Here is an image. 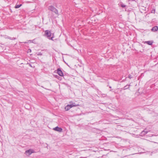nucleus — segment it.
<instances>
[{
	"label": "nucleus",
	"mask_w": 158,
	"mask_h": 158,
	"mask_svg": "<svg viewBox=\"0 0 158 158\" xmlns=\"http://www.w3.org/2000/svg\"><path fill=\"white\" fill-rule=\"evenodd\" d=\"M45 35L48 37H49V39L53 40V34L51 33V32L48 30H46L45 31Z\"/></svg>",
	"instance_id": "nucleus-1"
},
{
	"label": "nucleus",
	"mask_w": 158,
	"mask_h": 158,
	"mask_svg": "<svg viewBox=\"0 0 158 158\" xmlns=\"http://www.w3.org/2000/svg\"><path fill=\"white\" fill-rule=\"evenodd\" d=\"M29 65H30V66H31V65H30V64H29Z\"/></svg>",
	"instance_id": "nucleus-16"
},
{
	"label": "nucleus",
	"mask_w": 158,
	"mask_h": 158,
	"mask_svg": "<svg viewBox=\"0 0 158 158\" xmlns=\"http://www.w3.org/2000/svg\"><path fill=\"white\" fill-rule=\"evenodd\" d=\"M70 109L69 107V105H68L66 106L65 107V109L67 111L69 110Z\"/></svg>",
	"instance_id": "nucleus-9"
},
{
	"label": "nucleus",
	"mask_w": 158,
	"mask_h": 158,
	"mask_svg": "<svg viewBox=\"0 0 158 158\" xmlns=\"http://www.w3.org/2000/svg\"><path fill=\"white\" fill-rule=\"evenodd\" d=\"M31 49H29L28 51V52H31Z\"/></svg>",
	"instance_id": "nucleus-14"
},
{
	"label": "nucleus",
	"mask_w": 158,
	"mask_h": 158,
	"mask_svg": "<svg viewBox=\"0 0 158 158\" xmlns=\"http://www.w3.org/2000/svg\"><path fill=\"white\" fill-rule=\"evenodd\" d=\"M128 77L130 79L131 78H132V77H131V75H129L128 76Z\"/></svg>",
	"instance_id": "nucleus-13"
},
{
	"label": "nucleus",
	"mask_w": 158,
	"mask_h": 158,
	"mask_svg": "<svg viewBox=\"0 0 158 158\" xmlns=\"http://www.w3.org/2000/svg\"><path fill=\"white\" fill-rule=\"evenodd\" d=\"M145 43L149 45H152L153 43V42L152 41H147L145 42Z\"/></svg>",
	"instance_id": "nucleus-8"
},
{
	"label": "nucleus",
	"mask_w": 158,
	"mask_h": 158,
	"mask_svg": "<svg viewBox=\"0 0 158 158\" xmlns=\"http://www.w3.org/2000/svg\"><path fill=\"white\" fill-rule=\"evenodd\" d=\"M22 6V4H20L19 5H16L15 6V8H19Z\"/></svg>",
	"instance_id": "nucleus-10"
},
{
	"label": "nucleus",
	"mask_w": 158,
	"mask_h": 158,
	"mask_svg": "<svg viewBox=\"0 0 158 158\" xmlns=\"http://www.w3.org/2000/svg\"><path fill=\"white\" fill-rule=\"evenodd\" d=\"M148 133V131H142V133H143L144 135Z\"/></svg>",
	"instance_id": "nucleus-11"
},
{
	"label": "nucleus",
	"mask_w": 158,
	"mask_h": 158,
	"mask_svg": "<svg viewBox=\"0 0 158 158\" xmlns=\"http://www.w3.org/2000/svg\"><path fill=\"white\" fill-rule=\"evenodd\" d=\"M48 9L54 12L55 14L56 15L58 14V11L57 10L52 6H49L48 7Z\"/></svg>",
	"instance_id": "nucleus-2"
},
{
	"label": "nucleus",
	"mask_w": 158,
	"mask_h": 158,
	"mask_svg": "<svg viewBox=\"0 0 158 158\" xmlns=\"http://www.w3.org/2000/svg\"><path fill=\"white\" fill-rule=\"evenodd\" d=\"M158 29V27L157 26H155L154 27H153L152 29V31H157Z\"/></svg>",
	"instance_id": "nucleus-7"
},
{
	"label": "nucleus",
	"mask_w": 158,
	"mask_h": 158,
	"mask_svg": "<svg viewBox=\"0 0 158 158\" xmlns=\"http://www.w3.org/2000/svg\"><path fill=\"white\" fill-rule=\"evenodd\" d=\"M57 73L60 76H63V73L62 72V71L61 70V69L60 68H58L57 70Z\"/></svg>",
	"instance_id": "nucleus-4"
},
{
	"label": "nucleus",
	"mask_w": 158,
	"mask_h": 158,
	"mask_svg": "<svg viewBox=\"0 0 158 158\" xmlns=\"http://www.w3.org/2000/svg\"><path fill=\"white\" fill-rule=\"evenodd\" d=\"M121 6L122 7H125L126 6L125 5H121Z\"/></svg>",
	"instance_id": "nucleus-12"
},
{
	"label": "nucleus",
	"mask_w": 158,
	"mask_h": 158,
	"mask_svg": "<svg viewBox=\"0 0 158 158\" xmlns=\"http://www.w3.org/2000/svg\"><path fill=\"white\" fill-rule=\"evenodd\" d=\"M35 152L34 150L32 149H30L28 150H27L25 152V153L27 154H28V155L29 156L30 155L31 153H34Z\"/></svg>",
	"instance_id": "nucleus-3"
},
{
	"label": "nucleus",
	"mask_w": 158,
	"mask_h": 158,
	"mask_svg": "<svg viewBox=\"0 0 158 158\" xmlns=\"http://www.w3.org/2000/svg\"><path fill=\"white\" fill-rule=\"evenodd\" d=\"M53 130L59 132H61L62 131V129L61 128L58 127H56L53 128Z\"/></svg>",
	"instance_id": "nucleus-6"
},
{
	"label": "nucleus",
	"mask_w": 158,
	"mask_h": 158,
	"mask_svg": "<svg viewBox=\"0 0 158 158\" xmlns=\"http://www.w3.org/2000/svg\"><path fill=\"white\" fill-rule=\"evenodd\" d=\"M69 103L71 104L70 105H68L70 109L73 107L75 106H78V105H76L75 104V103L73 102H70Z\"/></svg>",
	"instance_id": "nucleus-5"
},
{
	"label": "nucleus",
	"mask_w": 158,
	"mask_h": 158,
	"mask_svg": "<svg viewBox=\"0 0 158 158\" xmlns=\"http://www.w3.org/2000/svg\"><path fill=\"white\" fill-rule=\"evenodd\" d=\"M39 55H41L42 54H39Z\"/></svg>",
	"instance_id": "nucleus-15"
}]
</instances>
